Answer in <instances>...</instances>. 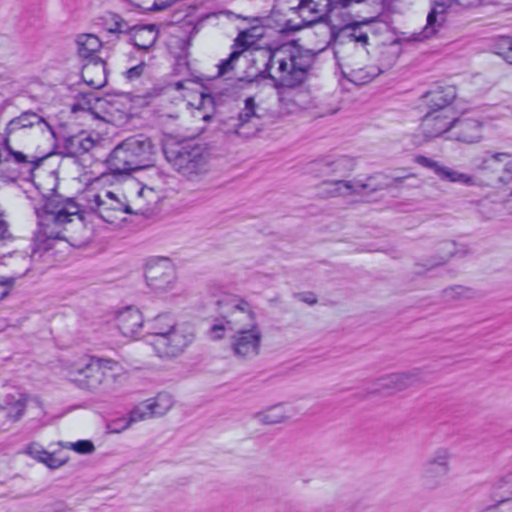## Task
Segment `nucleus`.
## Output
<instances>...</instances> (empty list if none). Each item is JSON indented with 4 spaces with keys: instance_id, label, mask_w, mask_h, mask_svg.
<instances>
[{
    "instance_id": "nucleus-47",
    "label": "nucleus",
    "mask_w": 512,
    "mask_h": 512,
    "mask_svg": "<svg viewBox=\"0 0 512 512\" xmlns=\"http://www.w3.org/2000/svg\"><path fill=\"white\" fill-rule=\"evenodd\" d=\"M347 38L352 43H359L362 47H365L369 42V36L367 32H364L358 25L350 28Z\"/></svg>"
},
{
    "instance_id": "nucleus-23",
    "label": "nucleus",
    "mask_w": 512,
    "mask_h": 512,
    "mask_svg": "<svg viewBox=\"0 0 512 512\" xmlns=\"http://www.w3.org/2000/svg\"><path fill=\"white\" fill-rule=\"evenodd\" d=\"M83 81L93 89H100L107 83L106 64L100 58H91L83 65Z\"/></svg>"
},
{
    "instance_id": "nucleus-25",
    "label": "nucleus",
    "mask_w": 512,
    "mask_h": 512,
    "mask_svg": "<svg viewBox=\"0 0 512 512\" xmlns=\"http://www.w3.org/2000/svg\"><path fill=\"white\" fill-rule=\"evenodd\" d=\"M97 144V141L86 132H81L65 139L63 148L66 155L77 157L88 153Z\"/></svg>"
},
{
    "instance_id": "nucleus-56",
    "label": "nucleus",
    "mask_w": 512,
    "mask_h": 512,
    "mask_svg": "<svg viewBox=\"0 0 512 512\" xmlns=\"http://www.w3.org/2000/svg\"><path fill=\"white\" fill-rule=\"evenodd\" d=\"M152 192H153V190H152V189H150V188H142V189L139 191V193H138V194H139V196H142V195H144L145 193H152Z\"/></svg>"
},
{
    "instance_id": "nucleus-32",
    "label": "nucleus",
    "mask_w": 512,
    "mask_h": 512,
    "mask_svg": "<svg viewBox=\"0 0 512 512\" xmlns=\"http://www.w3.org/2000/svg\"><path fill=\"white\" fill-rule=\"evenodd\" d=\"M297 10L303 24L307 26L318 22L323 16L320 4L314 0H301Z\"/></svg>"
},
{
    "instance_id": "nucleus-8",
    "label": "nucleus",
    "mask_w": 512,
    "mask_h": 512,
    "mask_svg": "<svg viewBox=\"0 0 512 512\" xmlns=\"http://www.w3.org/2000/svg\"><path fill=\"white\" fill-rule=\"evenodd\" d=\"M83 199L86 209L107 223H115L123 214H133L130 206L111 191L98 193L89 190Z\"/></svg>"
},
{
    "instance_id": "nucleus-19",
    "label": "nucleus",
    "mask_w": 512,
    "mask_h": 512,
    "mask_svg": "<svg viewBox=\"0 0 512 512\" xmlns=\"http://www.w3.org/2000/svg\"><path fill=\"white\" fill-rule=\"evenodd\" d=\"M447 138L466 144L478 143L483 138L482 123L473 118L455 117L451 133Z\"/></svg>"
},
{
    "instance_id": "nucleus-59",
    "label": "nucleus",
    "mask_w": 512,
    "mask_h": 512,
    "mask_svg": "<svg viewBox=\"0 0 512 512\" xmlns=\"http://www.w3.org/2000/svg\"><path fill=\"white\" fill-rule=\"evenodd\" d=\"M209 118H210V116H209V115H205V116L203 117V119H204V120H208Z\"/></svg>"
},
{
    "instance_id": "nucleus-53",
    "label": "nucleus",
    "mask_w": 512,
    "mask_h": 512,
    "mask_svg": "<svg viewBox=\"0 0 512 512\" xmlns=\"http://www.w3.org/2000/svg\"><path fill=\"white\" fill-rule=\"evenodd\" d=\"M505 207L510 213H512V191L509 193L505 200Z\"/></svg>"
},
{
    "instance_id": "nucleus-41",
    "label": "nucleus",
    "mask_w": 512,
    "mask_h": 512,
    "mask_svg": "<svg viewBox=\"0 0 512 512\" xmlns=\"http://www.w3.org/2000/svg\"><path fill=\"white\" fill-rule=\"evenodd\" d=\"M128 417L131 424L133 425L137 422L151 419L154 417V415L153 412H151L147 401L145 400L131 409L128 413Z\"/></svg>"
},
{
    "instance_id": "nucleus-22",
    "label": "nucleus",
    "mask_w": 512,
    "mask_h": 512,
    "mask_svg": "<svg viewBox=\"0 0 512 512\" xmlns=\"http://www.w3.org/2000/svg\"><path fill=\"white\" fill-rule=\"evenodd\" d=\"M12 266H19L11 276L0 277V302L10 293L17 279L25 276L31 269V259L24 253H15L12 256Z\"/></svg>"
},
{
    "instance_id": "nucleus-30",
    "label": "nucleus",
    "mask_w": 512,
    "mask_h": 512,
    "mask_svg": "<svg viewBox=\"0 0 512 512\" xmlns=\"http://www.w3.org/2000/svg\"><path fill=\"white\" fill-rule=\"evenodd\" d=\"M381 73V70L374 66L368 65L365 67H352L348 71H343L344 76L356 85H365L371 82L376 76Z\"/></svg>"
},
{
    "instance_id": "nucleus-14",
    "label": "nucleus",
    "mask_w": 512,
    "mask_h": 512,
    "mask_svg": "<svg viewBox=\"0 0 512 512\" xmlns=\"http://www.w3.org/2000/svg\"><path fill=\"white\" fill-rule=\"evenodd\" d=\"M262 338L263 335L259 325L233 332L230 338L231 351L239 359H254L260 354Z\"/></svg>"
},
{
    "instance_id": "nucleus-38",
    "label": "nucleus",
    "mask_w": 512,
    "mask_h": 512,
    "mask_svg": "<svg viewBox=\"0 0 512 512\" xmlns=\"http://www.w3.org/2000/svg\"><path fill=\"white\" fill-rule=\"evenodd\" d=\"M102 25L108 33L120 34L130 30L129 24L115 13H106L102 17Z\"/></svg>"
},
{
    "instance_id": "nucleus-34",
    "label": "nucleus",
    "mask_w": 512,
    "mask_h": 512,
    "mask_svg": "<svg viewBox=\"0 0 512 512\" xmlns=\"http://www.w3.org/2000/svg\"><path fill=\"white\" fill-rule=\"evenodd\" d=\"M78 54L83 58H94L93 55L102 46L101 40L94 34H81L76 39Z\"/></svg>"
},
{
    "instance_id": "nucleus-5",
    "label": "nucleus",
    "mask_w": 512,
    "mask_h": 512,
    "mask_svg": "<svg viewBox=\"0 0 512 512\" xmlns=\"http://www.w3.org/2000/svg\"><path fill=\"white\" fill-rule=\"evenodd\" d=\"M163 153L167 162L189 179L204 175L210 169L206 148L193 141L168 142Z\"/></svg>"
},
{
    "instance_id": "nucleus-16",
    "label": "nucleus",
    "mask_w": 512,
    "mask_h": 512,
    "mask_svg": "<svg viewBox=\"0 0 512 512\" xmlns=\"http://www.w3.org/2000/svg\"><path fill=\"white\" fill-rule=\"evenodd\" d=\"M382 188V186L372 185L371 179L368 182L333 179L325 180L319 185V194L324 198L341 197L360 194L366 190L374 192Z\"/></svg>"
},
{
    "instance_id": "nucleus-3",
    "label": "nucleus",
    "mask_w": 512,
    "mask_h": 512,
    "mask_svg": "<svg viewBox=\"0 0 512 512\" xmlns=\"http://www.w3.org/2000/svg\"><path fill=\"white\" fill-rule=\"evenodd\" d=\"M314 63L310 50L288 47L269 52L261 72L263 77L276 81L283 87H295L303 83Z\"/></svg>"
},
{
    "instance_id": "nucleus-43",
    "label": "nucleus",
    "mask_w": 512,
    "mask_h": 512,
    "mask_svg": "<svg viewBox=\"0 0 512 512\" xmlns=\"http://www.w3.org/2000/svg\"><path fill=\"white\" fill-rule=\"evenodd\" d=\"M471 289L464 286H452L443 291V297L447 301H454L472 297Z\"/></svg>"
},
{
    "instance_id": "nucleus-27",
    "label": "nucleus",
    "mask_w": 512,
    "mask_h": 512,
    "mask_svg": "<svg viewBox=\"0 0 512 512\" xmlns=\"http://www.w3.org/2000/svg\"><path fill=\"white\" fill-rule=\"evenodd\" d=\"M23 452L50 469L60 468L67 462L66 458L56 457L54 453L48 452L42 445L35 442L28 444Z\"/></svg>"
},
{
    "instance_id": "nucleus-49",
    "label": "nucleus",
    "mask_w": 512,
    "mask_h": 512,
    "mask_svg": "<svg viewBox=\"0 0 512 512\" xmlns=\"http://www.w3.org/2000/svg\"><path fill=\"white\" fill-rule=\"evenodd\" d=\"M144 69H145V63L142 62V63L128 69L125 72V76L129 80L137 79L143 74Z\"/></svg>"
},
{
    "instance_id": "nucleus-31",
    "label": "nucleus",
    "mask_w": 512,
    "mask_h": 512,
    "mask_svg": "<svg viewBox=\"0 0 512 512\" xmlns=\"http://www.w3.org/2000/svg\"><path fill=\"white\" fill-rule=\"evenodd\" d=\"M444 21L445 17H441V15L437 14V11L431 9L427 15L426 26L420 32L413 33L409 37V40L419 42L432 37L442 26Z\"/></svg>"
},
{
    "instance_id": "nucleus-36",
    "label": "nucleus",
    "mask_w": 512,
    "mask_h": 512,
    "mask_svg": "<svg viewBox=\"0 0 512 512\" xmlns=\"http://www.w3.org/2000/svg\"><path fill=\"white\" fill-rule=\"evenodd\" d=\"M437 251L440 253L439 260L433 266L446 263L452 256H464L468 253L466 246L451 240L441 242Z\"/></svg>"
},
{
    "instance_id": "nucleus-9",
    "label": "nucleus",
    "mask_w": 512,
    "mask_h": 512,
    "mask_svg": "<svg viewBox=\"0 0 512 512\" xmlns=\"http://www.w3.org/2000/svg\"><path fill=\"white\" fill-rule=\"evenodd\" d=\"M2 145L4 153L0 151V178L7 181H16L22 171L33 172L43 160L35 155H26L14 150L8 137L4 138Z\"/></svg>"
},
{
    "instance_id": "nucleus-40",
    "label": "nucleus",
    "mask_w": 512,
    "mask_h": 512,
    "mask_svg": "<svg viewBox=\"0 0 512 512\" xmlns=\"http://www.w3.org/2000/svg\"><path fill=\"white\" fill-rule=\"evenodd\" d=\"M190 45V38L186 35H172L168 42L169 49L178 57L184 56L187 53Z\"/></svg>"
},
{
    "instance_id": "nucleus-7",
    "label": "nucleus",
    "mask_w": 512,
    "mask_h": 512,
    "mask_svg": "<svg viewBox=\"0 0 512 512\" xmlns=\"http://www.w3.org/2000/svg\"><path fill=\"white\" fill-rule=\"evenodd\" d=\"M453 453L448 447L436 448L422 464L420 472L421 486L425 491L433 492L443 487L452 471Z\"/></svg>"
},
{
    "instance_id": "nucleus-44",
    "label": "nucleus",
    "mask_w": 512,
    "mask_h": 512,
    "mask_svg": "<svg viewBox=\"0 0 512 512\" xmlns=\"http://www.w3.org/2000/svg\"><path fill=\"white\" fill-rule=\"evenodd\" d=\"M132 426L128 415L114 418L107 422L106 429L108 433L119 434L129 429Z\"/></svg>"
},
{
    "instance_id": "nucleus-52",
    "label": "nucleus",
    "mask_w": 512,
    "mask_h": 512,
    "mask_svg": "<svg viewBox=\"0 0 512 512\" xmlns=\"http://www.w3.org/2000/svg\"><path fill=\"white\" fill-rule=\"evenodd\" d=\"M301 300L303 302H306V303L310 304V305H313V304H315L317 302V298L313 294H308L306 296H302Z\"/></svg>"
},
{
    "instance_id": "nucleus-33",
    "label": "nucleus",
    "mask_w": 512,
    "mask_h": 512,
    "mask_svg": "<svg viewBox=\"0 0 512 512\" xmlns=\"http://www.w3.org/2000/svg\"><path fill=\"white\" fill-rule=\"evenodd\" d=\"M243 37H245V34H241L236 38L234 46L237 48L230 53L228 58L218 64L219 76H224L233 71L236 61L240 58L243 51L248 48L249 45L243 42Z\"/></svg>"
},
{
    "instance_id": "nucleus-12",
    "label": "nucleus",
    "mask_w": 512,
    "mask_h": 512,
    "mask_svg": "<svg viewBox=\"0 0 512 512\" xmlns=\"http://www.w3.org/2000/svg\"><path fill=\"white\" fill-rule=\"evenodd\" d=\"M145 278L147 285L154 291L167 292L174 286L175 268L168 258H153L146 263Z\"/></svg>"
},
{
    "instance_id": "nucleus-11",
    "label": "nucleus",
    "mask_w": 512,
    "mask_h": 512,
    "mask_svg": "<svg viewBox=\"0 0 512 512\" xmlns=\"http://www.w3.org/2000/svg\"><path fill=\"white\" fill-rule=\"evenodd\" d=\"M29 400L30 396L24 393H9L0 397V432L7 431L12 424L23 418ZM32 401L42 409L38 398H33Z\"/></svg>"
},
{
    "instance_id": "nucleus-45",
    "label": "nucleus",
    "mask_w": 512,
    "mask_h": 512,
    "mask_svg": "<svg viewBox=\"0 0 512 512\" xmlns=\"http://www.w3.org/2000/svg\"><path fill=\"white\" fill-rule=\"evenodd\" d=\"M14 240V236L9 229V224L5 219L4 212L0 211V255L2 249Z\"/></svg>"
},
{
    "instance_id": "nucleus-35",
    "label": "nucleus",
    "mask_w": 512,
    "mask_h": 512,
    "mask_svg": "<svg viewBox=\"0 0 512 512\" xmlns=\"http://www.w3.org/2000/svg\"><path fill=\"white\" fill-rule=\"evenodd\" d=\"M44 122L43 118L32 111H25L20 116L9 121L6 127L7 134L13 133L22 128H29L35 124Z\"/></svg>"
},
{
    "instance_id": "nucleus-21",
    "label": "nucleus",
    "mask_w": 512,
    "mask_h": 512,
    "mask_svg": "<svg viewBox=\"0 0 512 512\" xmlns=\"http://www.w3.org/2000/svg\"><path fill=\"white\" fill-rule=\"evenodd\" d=\"M415 162L422 167L431 169L441 180L449 181L452 183H461L468 186L474 184V179L472 176L453 170L426 156H417L415 158Z\"/></svg>"
},
{
    "instance_id": "nucleus-2",
    "label": "nucleus",
    "mask_w": 512,
    "mask_h": 512,
    "mask_svg": "<svg viewBox=\"0 0 512 512\" xmlns=\"http://www.w3.org/2000/svg\"><path fill=\"white\" fill-rule=\"evenodd\" d=\"M39 219V228L34 233L32 253H41L53 248L55 241L63 238L62 225L73 221L79 215V207L70 199L58 200L57 197L46 200L43 208H35Z\"/></svg>"
},
{
    "instance_id": "nucleus-18",
    "label": "nucleus",
    "mask_w": 512,
    "mask_h": 512,
    "mask_svg": "<svg viewBox=\"0 0 512 512\" xmlns=\"http://www.w3.org/2000/svg\"><path fill=\"white\" fill-rule=\"evenodd\" d=\"M424 371L421 368H413L405 372H397L383 375L377 379L378 387L390 391H403L414 384L421 382Z\"/></svg>"
},
{
    "instance_id": "nucleus-48",
    "label": "nucleus",
    "mask_w": 512,
    "mask_h": 512,
    "mask_svg": "<svg viewBox=\"0 0 512 512\" xmlns=\"http://www.w3.org/2000/svg\"><path fill=\"white\" fill-rule=\"evenodd\" d=\"M177 0H154L151 7L146 8L150 12H158L172 7Z\"/></svg>"
},
{
    "instance_id": "nucleus-57",
    "label": "nucleus",
    "mask_w": 512,
    "mask_h": 512,
    "mask_svg": "<svg viewBox=\"0 0 512 512\" xmlns=\"http://www.w3.org/2000/svg\"><path fill=\"white\" fill-rule=\"evenodd\" d=\"M481 3V0H474V1H469L467 2L465 5L466 6H477Z\"/></svg>"
},
{
    "instance_id": "nucleus-17",
    "label": "nucleus",
    "mask_w": 512,
    "mask_h": 512,
    "mask_svg": "<svg viewBox=\"0 0 512 512\" xmlns=\"http://www.w3.org/2000/svg\"><path fill=\"white\" fill-rule=\"evenodd\" d=\"M455 119V111H426L422 118L421 129L426 138L440 137L445 133L450 135Z\"/></svg>"
},
{
    "instance_id": "nucleus-29",
    "label": "nucleus",
    "mask_w": 512,
    "mask_h": 512,
    "mask_svg": "<svg viewBox=\"0 0 512 512\" xmlns=\"http://www.w3.org/2000/svg\"><path fill=\"white\" fill-rule=\"evenodd\" d=\"M290 416V410H288L283 404H277L270 406L263 411L257 412L254 415V419L264 425H275L283 423Z\"/></svg>"
},
{
    "instance_id": "nucleus-6",
    "label": "nucleus",
    "mask_w": 512,
    "mask_h": 512,
    "mask_svg": "<svg viewBox=\"0 0 512 512\" xmlns=\"http://www.w3.org/2000/svg\"><path fill=\"white\" fill-rule=\"evenodd\" d=\"M221 319H216L210 328V337L214 340L223 338L225 332H238L259 325L253 306L243 298H233L223 304Z\"/></svg>"
},
{
    "instance_id": "nucleus-24",
    "label": "nucleus",
    "mask_w": 512,
    "mask_h": 512,
    "mask_svg": "<svg viewBox=\"0 0 512 512\" xmlns=\"http://www.w3.org/2000/svg\"><path fill=\"white\" fill-rule=\"evenodd\" d=\"M142 313L134 307H127L119 312L117 326L125 337H133L138 334L143 326Z\"/></svg>"
},
{
    "instance_id": "nucleus-58",
    "label": "nucleus",
    "mask_w": 512,
    "mask_h": 512,
    "mask_svg": "<svg viewBox=\"0 0 512 512\" xmlns=\"http://www.w3.org/2000/svg\"><path fill=\"white\" fill-rule=\"evenodd\" d=\"M488 162H489L488 158L483 159L482 168H484V169L488 168L489 167Z\"/></svg>"
},
{
    "instance_id": "nucleus-26",
    "label": "nucleus",
    "mask_w": 512,
    "mask_h": 512,
    "mask_svg": "<svg viewBox=\"0 0 512 512\" xmlns=\"http://www.w3.org/2000/svg\"><path fill=\"white\" fill-rule=\"evenodd\" d=\"M150 335L148 343L154 348L159 338H164L177 325L174 318L168 314H161L147 322Z\"/></svg>"
},
{
    "instance_id": "nucleus-28",
    "label": "nucleus",
    "mask_w": 512,
    "mask_h": 512,
    "mask_svg": "<svg viewBox=\"0 0 512 512\" xmlns=\"http://www.w3.org/2000/svg\"><path fill=\"white\" fill-rule=\"evenodd\" d=\"M133 45L140 50L150 49L156 42L158 32L155 25H143L130 28Z\"/></svg>"
},
{
    "instance_id": "nucleus-10",
    "label": "nucleus",
    "mask_w": 512,
    "mask_h": 512,
    "mask_svg": "<svg viewBox=\"0 0 512 512\" xmlns=\"http://www.w3.org/2000/svg\"><path fill=\"white\" fill-rule=\"evenodd\" d=\"M263 111L254 97H247L238 116L229 118L225 123L226 132L246 139L255 136L262 129Z\"/></svg>"
},
{
    "instance_id": "nucleus-55",
    "label": "nucleus",
    "mask_w": 512,
    "mask_h": 512,
    "mask_svg": "<svg viewBox=\"0 0 512 512\" xmlns=\"http://www.w3.org/2000/svg\"><path fill=\"white\" fill-rule=\"evenodd\" d=\"M504 171L509 174H512V162H508L505 164Z\"/></svg>"
},
{
    "instance_id": "nucleus-20",
    "label": "nucleus",
    "mask_w": 512,
    "mask_h": 512,
    "mask_svg": "<svg viewBox=\"0 0 512 512\" xmlns=\"http://www.w3.org/2000/svg\"><path fill=\"white\" fill-rule=\"evenodd\" d=\"M456 98V90L453 86H437L436 88L426 92L422 101L427 111H444L451 113L454 111L451 104Z\"/></svg>"
},
{
    "instance_id": "nucleus-50",
    "label": "nucleus",
    "mask_w": 512,
    "mask_h": 512,
    "mask_svg": "<svg viewBox=\"0 0 512 512\" xmlns=\"http://www.w3.org/2000/svg\"><path fill=\"white\" fill-rule=\"evenodd\" d=\"M452 0H441L438 2H435L432 9L434 11H437V14L441 15V17H444V14L448 8L451 7Z\"/></svg>"
},
{
    "instance_id": "nucleus-37",
    "label": "nucleus",
    "mask_w": 512,
    "mask_h": 512,
    "mask_svg": "<svg viewBox=\"0 0 512 512\" xmlns=\"http://www.w3.org/2000/svg\"><path fill=\"white\" fill-rule=\"evenodd\" d=\"M146 401L154 417L165 415L173 406V398L168 393H159L156 397Z\"/></svg>"
},
{
    "instance_id": "nucleus-4",
    "label": "nucleus",
    "mask_w": 512,
    "mask_h": 512,
    "mask_svg": "<svg viewBox=\"0 0 512 512\" xmlns=\"http://www.w3.org/2000/svg\"><path fill=\"white\" fill-rule=\"evenodd\" d=\"M154 145L144 135L129 137L109 154L107 166L112 174L122 175L147 168L153 163Z\"/></svg>"
},
{
    "instance_id": "nucleus-42",
    "label": "nucleus",
    "mask_w": 512,
    "mask_h": 512,
    "mask_svg": "<svg viewBox=\"0 0 512 512\" xmlns=\"http://www.w3.org/2000/svg\"><path fill=\"white\" fill-rule=\"evenodd\" d=\"M496 54L501 56L507 63L512 64V38L500 37L495 45Z\"/></svg>"
},
{
    "instance_id": "nucleus-46",
    "label": "nucleus",
    "mask_w": 512,
    "mask_h": 512,
    "mask_svg": "<svg viewBox=\"0 0 512 512\" xmlns=\"http://www.w3.org/2000/svg\"><path fill=\"white\" fill-rule=\"evenodd\" d=\"M61 445L79 454H90L95 450V446L90 440H78L76 442H67Z\"/></svg>"
},
{
    "instance_id": "nucleus-39",
    "label": "nucleus",
    "mask_w": 512,
    "mask_h": 512,
    "mask_svg": "<svg viewBox=\"0 0 512 512\" xmlns=\"http://www.w3.org/2000/svg\"><path fill=\"white\" fill-rule=\"evenodd\" d=\"M495 492L498 497L495 501L498 504L505 503L512 499V472L501 477L495 483Z\"/></svg>"
},
{
    "instance_id": "nucleus-54",
    "label": "nucleus",
    "mask_w": 512,
    "mask_h": 512,
    "mask_svg": "<svg viewBox=\"0 0 512 512\" xmlns=\"http://www.w3.org/2000/svg\"><path fill=\"white\" fill-rule=\"evenodd\" d=\"M362 0H340L343 7H348L353 2H361Z\"/></svg>"
},
{
    "instance_id": "nucleus-13",
    "label": "nucleus",
    "mask_w": 512,
    "mask_h": 512,
    "mask_svg": "<svg viewBox=\"0 0 512 512\" xmlns=\"http://www.w3.org/2000/svg\"><path fill=\"white\" fill-rule=\"evenodd\" d=\"M195 334L189 325L177 324L164 338H159L154 347L159 357H176L194 341Z\"/></svg>"
},
{
    "instance_id": "nucleus-1",
    "label": "nucleus",
    "mask_w": 512,
    "mask_h": 512,
    "mask_svg": "<svg viewBox=\"0 0 512 512\" xmlns=\"http://www.w3.org/2000/svg\"><path fill=\"white\" fill-rule=\"evenodd\" d=\"M68 373L80 389L97 395H107L116 390L122 367L112 359L84 355L73 361Z\"/></svg>"
},
{
    "instance_id": "nucleus-51",
    "label": "nucleus",
    "mask_w": 512,
    "mask_h": 512,
    "mask_svg": "<svg viewBox=\"0 0 512 512\" xmlns=\"http://www.w3.org/2000/svg\"><path fill=\"white\" fill-rule=\"evenodd\" d=\"M509 157H510V154H508L506 152H497V153H493L490 155V159L494 160L496 162H502Z\"/></svg>"
},
{
    "instance_id": "nucleus-15",
    "label": "nucleus",
    "mask_w": 512,
    "mask_h": 512,
    "mask_svg": "<svg viewBox=\"0 0 512 512\" xmlns=\"http://www.w3.org/2000/svg\"><path fill=\"white\" fill-rule=\"evenodd\" d=\"M355 168V160L349 156H326L309 165V172L315 177H344Z\"/></svg>"
}]
</instances>
